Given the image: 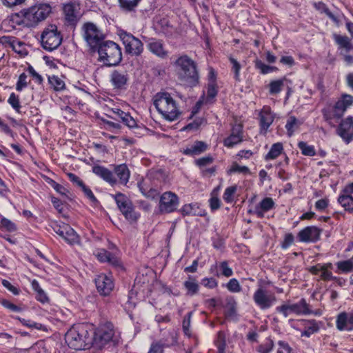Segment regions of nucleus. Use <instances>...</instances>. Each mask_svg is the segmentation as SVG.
<instances>
[{"label":"nucleus","mask_w":353,"mask_h":353,"mask_svg":"<svg viewBox=\"0 0 353 353\" xmlns=\"http://www.w3.org/2000/svg\"><path fill=\"white\" fill-rule=\"evenodd\" d=\"M115 334L113 324L106 322L101 325L95 331L91 344L99 349H102L110 343L116 344L119 339Z\"/></svg>","instance_id":"423d86ee"},{"label":"nucleus","mask_w":353,"mask_h":353,"mask_svg":"<svg viewBox=\"0 0 353 353\" xmlns=\"http://www.w3.org/2000/svg\"><path fill=\"white\" fill-rule=\"evenodd\" d=\"M336 326L339 331L353 330V311L339 313L336 316Z\"/></svg>","instance_id":"6ab92c4d"},{"label":"nucleus","mask_w":353,"mask_h":353,"mask_svg":"<svg viewBox=\"0 0 353 353\" xmlns=\"http://www.w3.org/2000/svg\"><path fill=\"white\" fill-rule=\"evenodd\" d=\"M192 315V312H190L187 314V315L184 317L183 320V330L184 334L188 337H191L192 333L190 330V323H191V317Z\"/></svg>","instance_id":"09e8293b"},{"label":"nucleus","mask_w":353,"mask_h":353,"mask_svg":"<svg viewBox=\"0 0 353 353\" xmlns=\"http://www.w3.org/2000/svg\"><path fill=\"white\" fill-rule=\"evenodd\" d=\"M94 255L100 262H108L113 265H116L117 263V258H115L112 253L105 249H99L97 250Z\"/></svg>","instance_id":"7c9ffc66"},{"label":"nucleus","mask_w":353,"mask_h":353,"mask_svg":"<svg viewBox=\"0 0 353 353\" xmlns=\"http://www.w3.org/2000/svg\"><path fill=\"white\" fill-rule=\"evenodd\" d=\"M120 38L125 46V53L132 56H139L143 51V44L140 39L130 33L123 32Z\"/></svg>","instance_id":"f8f14e48"},{"label":"nucleus","mask_w":353,"mask_h":353,"mask_svg":"<svg viewBox=\"0 0 353 353\" xmlns=\"http://www.w3.org/2000/svg\"><path fill=\"white\" fill-rule=\"evenodd\" d=\"M213 161V159L210 157H205L196 160V164L199 167H204L210 165Z\"/></svg>","instance_id":"338daca9"},{"label":"nucleus","mask_w":353,"mask_h":353,"mask_svg":"<svg viewBox=\"0 0 353 353\" xmlns=\"http://www.w3.org/2000/svg\"><path fill=\"white\" fill-rule=\"evenodd\" d=\"M122 122L130 128H133L137 126V122L128 113H121V119Z\"/></svg>","instance_id":"5fc2aeb1"},{"label":"nucleus","mask_w":353,"mask_h":353,"mask_svg":"<svg viewBox=\"0 0 353 353\" xmlns=\"http://www.w3.org/2000/svg\"><path fill=\"white\" fill-rule=\"evenodd\" d=\"M299 121L294 117H290L287 121L285 128L289 137H291L294 130L299 127Z\"/></svg>","instance_id":"a18cd8bd"},{"label":"nucleus","mask_w":353,"mask_h":353,"mask_svg":"<svg viewBox=\"0 0 353 353\" xmlns=\"http://www.w3.org/2000/svg\"><path fill=\"white\" fill-rule=\"evenodd\" d=\"M283 86V79L272 81L269 84V92L272 95L277 94L282 90Z\"/></svg>","instance_id":"a19ab883"},{"label":"nucleus","mask_w":353,"mask_h":353,"mask_svg":"<svg viewBox=\"0 0 353 353\" xmlns=\"http://www.w3.org/2000/svg\"><path fill=\"white\" fill-rule=\"evenodd\" d=\"M179 204L178 196L175 193L168 191L161 196L159 208L162 213H171L176 210Z\"/></svg>","instance_id":"4468645a"},{"label":"nucleus","mask_w":353,"mask_h":353,"mask_svg":"<svg viewBox=\"0 0 353 353\" xmlns=\"http://www.w3.org/2000/svg\"><path fill=\"white\" fill-rule=\"evenodd\" d=\"M65 340L70 347L76 350L87 349L92 343V338L83 324L74 325L66 332Z\"/></svg>","instance_id":"7ed1b4c3"},{"label":"nucleus","mask_w":353,"mask_h":353,"mask_svg":"<svg viewBox=\"0 0 353 353\" xmlns=\"http://www.w3.org/2000/svg\"><path fill=\"white\" fill-rule=\"evenodd\" d=\"M117 205L130 223H135L140 216L139 213L137 212L132 201L123 194L118 193L114 196Z\"/></svg>","instance_id":"9b49d317"},{"label":"nucleus","mask_w":353,"mask_h":353,"mask_svg":"<svg viewBox=\"0 0 353 353\" xmlns=\"http://www.w3.org/2000/svg\"><path fill=\"white\" fill-rule=\"evenodd\" d=\"M338 273H348L353 271V257L336 263Z\"/></svg>","instance_id":"58836bf2"},{"label":"nucleus","mask_w":353,"mask_h":353,"mask_svg":"<svg viewBox=\"0 0 353 353\" xmlns=\"http://www.w3.org/2000/svg\"><path fill=\"white\" fill-rule=\"evenodd\" d=\"M294 238L292 234L288 233L285 235L283 241L281 243V248L283 249H287L294 242Z\"/></svg>","instance_id":"e2e57ef3"},{"label":"nucleus","mask_w":353,"mask_h":353,"mask_svg":"<svg viewBox=\"0 0 353 353\" xmlns=\"http://www.w3.org/2000/svg\"><path fill=\"white\" fill-rule=\"evenodd\" d=\"M255 67L256 68L260 70L261 72L263 74L270 73L276 69V67L268 65L260 60L256 61Z\"/></svg>","instance_id":"603ef678"},{"label":"nucleus","mask_w":353,"mask_h":353,"mask_svg":"<svg viewBox=\"0 0 353 353\" xmlns=\"http://www.w3.org/2000/svg\"><path fill=\"white\" fill-rule=\"evenodd\" d=\"M283 151V146L282 143L277 142L274 143L268 153L265 155V159L266 161L274 160L276 159Z\"/></svg>","instance_id":"e433bc0d"},{"label":"nucleus","mask_w":353,"mask_h":353,"mask_svg":"<svg viewBox=\"0 0 353 353\" xmlns=\"http://www.w3.org/2000/svg\"><path fill=\"white\" fill-rule=\"evenodd\" d=\"M226 287L232 292H239L241 290V287L236 279H230L227 283Z\"/></svg>","instance_id":"13d9d810"},{"label":"nucleus","mask_w":353,"mask_h":353,"mask_svg":"<svg viewBox=\"0 0 353 353\" xmlns=\"http://www.w3.org/2000/svg\"><path fill=\"white\" fill-rule=\"evenodd\" d=\"M50 84L53 87L54 90L60 91L64 89L65 83L63 80L57 76L50 77L49 79Z\"/></svg>","instance_id":"49530a36"},{"label":"nucleus","mask_w":353,"mask_h":353,"mask_svg":"<svg viewBox=\"0 0 353 353\" xmlns=\"http://www.w3.org/2000/svg\"><path fill=\"white\" fill-rule=\"evenodd\" d=\"M353 104V97L350 94H343L336 102L332 110H323V117L326 121L334 119H339L343 117L346 110Z\"/></svg>","instance_id":"0eeeda50"},{"label":"nucleus","mask_w":353,"mask_h":353,"mask_svg":"<svg viewBox=\"0 0 353 353\" xmlns=\"http://www.w3.org/2000/svg\"><path fill=\"white\" fill-rule=\"evenodd\" d=\"M185 288L187 290V294L189 296H194L199 292V284L196 280L192 276H189L188 279L183 283Z\"/></svg>","instance_id":"4c0bfd02"},{"label":"nucleus","mask_w":353,"mask_h":353,"mask_svg":"<svg viewBox=\"0 0 353 353\" xmlns=\"http://www.w3.org/2000/svg\"><path fill=\"white\" fill-rule=\"evenodd\" d=\"M243 141V126L241 124L235 125L232 128L230 135L224 139V145L232 148Z\"/></svg>","instance_id":"4be33fe9"},{"label":"nucleus","mask_w":353,"mask_h":353,"mask_svg":"<svg viewBox=\"0 0 353 353\" xmlns=\"http://www.w3.org/2000/svg\"><path fill=\"white\" fill-rule=\"evenodd\" d=\"M201 284L205 287L212 289L217 286V281L214 278H205L202 279Z\"/></svg>","instance_id":"69168bd1"},{"label":"nucleus","mask_w":353,"mask_h":353,"mask_svg":"<svg viewBox=\"0 0 353 353\" xmlns=\"http://www.w3.org/2000/svg\"><path fill=\"white\" fill-rule=\"evenodd\" d=\"M8 103L17 112H20L21 105L19 97L15 93L12 92L8 99Z\"/></svg>","instance_id":"3c124183"},{"label":"nucleus","mask_w":353,"mask_h":353,"mask_svg":"<svg viewBox=\"0 0 353 353\" xmlns=\"http://www.w3.org/2000/svg\"><path fill=\"white\" fill-rule=\"evenodd\" d=\"M82 30L83 38L92 51H95V49L105 41L104 34L93 23H84Z\"/></svg>","instance_id":"1a4fd4ad"},{"label":"nucleus","mask_w":353,"mask_h":353,"mask_svg":"<svg viewBox=\"0 0 353 353\" xmlns=\"http://www.w3.org/2000/svg\"><path fill=\"white\" fill-rule=\"evenodd\" d=\"M230 62L232 65L231 70L234 72V77L236 81H240V70L241 65L239 62L232 57H229Z\"/></svg>","instance_id":"c03bdc74"},{"label":"nucleus","mask_w":353,"mask_h":353,"mask_svg":"<svg viewBox=\"0 0 353 353\" xmlns=\"http://www.w3.org/2000/svg\"><path fill=\"white\" fill-rule=\"evenodd\" d=\"M274 345L273 341L270 339H268L265 343L257 347L256 350L259 353H270L273 350Z\"/></svg>","instance_id":"8fccbe9b"},{"label":"nucleus","mask_w":353,"mask_h":353,"mask_svg":"<svg viewBox=\"0 0 353 353\" xmlns=\"http://www.w3.org/2000/svg\"><path fill=\"white\" fill-rule=\"evenodd\" d=\"M95 284L98 292L102 296L109 295L114 287L112 278L103 274L97 276Z\"/></svg>","instance_id":"a211bd4d"},{"label":"nucleus","mask_w":353,"mask_h":353,"mask_svg":"<svg viewBox=\"0 0 353 353\" xmlns=\"http://www.w3.org/2000/svg\"><path fill=\"white\" fill-rule=\"evenodd\" d=\"M304 330L301 332V336L310 337L312 334L319 332L320 326L315 320H303Z\"/></svg>","instance_id":"c85d7f7f"},{"label":"nucleus","mask_w":353,"mask_h":353,"mask_svg":"<svg viewBox=\"0 0 353 353\" xmlns=\"http://www.w3.org/2000/svg\"><path fill=\"white\" fill-rule=\"evenodd\" d=\"M276 312L281 313L284 317H288L292 314L296 315H307L312 313V310L309 308V305L307 303L305 299H301L299 302L292 303L287 301L281 305L276 307Z\"/></svg>","instance_id":"9d476101"},{"label":"nucleus","mask_w":353,"mask_h":353,"mask_svg":"<svg viewBox=\"0 0 353 353\" xmlns=\"http://www.w3.org/2000/svg\"><path fill=\"white\" fill-rule=\"evenodd\" d=\"M181 212L183 216H203L199 205L196 203L184 205L181 209Z\"/></svg>","instance_id":"2f4dec72"},{"label":"nucleus","mask_w":353,"mask_h":353,"mask_svg":"<svg viewBox=\"0 0 353 353\" xmlns=\"http://www.w3.org/2000/svg\"><path fill=\"white\" fill-rule=\"evenodd\" d=\"M253 300L260 309L266 310L275 303L276 296L273 293L269 292L263 286L259 285L253 294Z\"/></svg>","instance_id":"ddd939ff"},{"label":"nucleus","mask_w":353,"mask_h":353,"mask_svg":"<svg viewBox=\"0 0 353 353\" xmlns=\"http://www.w3.org/2000/svg\"><path fill=\"white\" fill-rule=\"evenodd\" d=\"M236 185H232L227 188L223 195V199L227 203H232L234 201V194L236 192Z\"/></svg>","instance_id":"de8ad7c7"},{"label":"nucleus","mask_w":353,"mask_h":353,"mask_svg":"<svg viewBox=\"0 0 353 353\" xmlns=\"http://www.w3.org/2000/svg\"><path fill=\"white\" fill-rule=\"evenodd\" d=\"M179 68L180 78L190 86H195L199 83V75L196 63L188 56L182 55L175 61Z\"/></svg>","instance_id":"39448f33"},{"label":"nucleus","mask_w":353,"mask_h":353,"mask_svg":"<svg viewBox=\"0 0 353 353\" xmlns=\"http://www.w3.org/2000/svg\"><path fill=\"white\" fill-rule=\"evenodd\" d=\"M120 7L126 11H133L138 6L141 0H118Z\"/></svg>","instance_id":"79ce46f5"},{"label":"nucleus","mask_w":353,"mask_h":353,"mask_svg":"<svg viewBox=\"0 0 353 353\" xmlns=\"http://www.w3.org/2000/svg\"><path fill=\"white\" fill-rule=\"evenodd\" d=\"M28 76L26 73H21L18 79V81L16 84V90L19 92H21L24 88L28 85L27 83Z\"/></svg>","instance_id":"bf43d9fd"},{"label":"nucleus","mask_w":353,"mask_h":353,"mask_svg":"<svg viewBox=\"0 0 353 353\" xmlns=\"http://www.w3.org/2000/svg\"><path fill=\"white\" fill-rule=\"evenodd\" d=\"M275 203L273 199L270 197H265L255 207L254 213L256 214L257 217L263 218L264 214L273 209Z\"/></svg>","instance_id":"393cba45"},{"label":"nucleus","mask_w":353,"mask_h":353,"mask_svg":"<svg viewBox=\"0 0 353 353\" xmlns=\"http://www.w3.org/2000/svg\"><path fill=\"white\" fill-rule=\"evenodd\" d=\"M352 193H346L345 187L342 190L338 198V203L348 212L353 214V197Z\"/></svg>","instance_id":"bb28decb"},{"label":"nucleus","mask_w":353,"mask_h":353,"mask_svg":"<svg viewBox=\"0 0 353 353\" xmlns=\"http://www.w3.org/2000/svg\"><path fill=\"white\" fill-rule=\"evenodd\" d=\"M218 90L216 84L208 83L207 88V94L205 97H202V101L198 102H203L205 103H212L217 94Z\"/></svg>","instance_id":"c9c22d12"},{"label":"nucleus","mask_w":353,"mask_h":353,"mask_svg":"<svg viewBox=\"0 0 353 353\" xmlns=\"http://www.w3.org/2000/svg\"><path fill=\"white\" fill-rule=\"evenodd\" d=\"M0 226L9 232H14L17 230L15 224L5 217H1Z\"/></svg>","instance_id":"6e6d98bb"},{"label":"nucleus","mask_w":353,"mask_h":353,"mask_svg":"<svg viewBox=\"0 0 353 353\" xmlns=\"http://www.w3.org/2000/svg\"><path fill=\"white\" fill-rule=\"evenodd\" d=\"M220 269L221 270V274L225 277H230L232 276L233 271L232 268L228 266V263L226 261H222L219 264Z\"/></svg>","instance_id":"052dcab7"},{"label":"nucleus","mask_w":353,"mask_h":353,"mask_svg":"<svg viewBox=\"0 0 353 353\" xmlns=\"http://www.w3.org/2000/svg\"><path fill=\"white\" fill-rule=\"evenodd\" d=\"M85 195L93 203L97 202V198L94 196L92 191L87 187L84 183L80 187Z\"/></svg>","instance_id":"0e129e2a"},{"label":"nucleus","mask_w":353,"mask_h":353,"mask_svg":"<svg viewBox=\"0 0 353 353\" xmlns=\"http://www.w3.org/2000/svg\"><path fill=\"white\" fill-rule=\"evenodd\" d=\"M61 41L62 37L57 26L49 25L43 30L41 36V43L45 50L52 51L61 45Z\"/></svg>","instance_id":"6e6552de"},{"label":"nucleus","mask_w":353,"mask_h":353,"mask_svg":"<svg viewBox=\"0 0 353 353\" xmlns=\"http://www.w3.org/2000/svg\"><path fill=\"white\" fill-rule=\"evenodd\" d=\"M147 47L148 50L156 56L160 58H165L168 56V51L165 48L163 42L155 38L149 39Z\"/></svg>","instance_id":"5701e85b"},{"label":"nucleus","mask_w":353,"mask_h":353,"mask_svg":"<svg viewBox=\"0 0 353 353\" xmlns=\"http://www.w3.org/2000/svg\"><path fill=\"white\" fill-rule=\"evenodd\" d=\"M95 51L99 54V61L107 66L117 65L122 60L121 48L114 41H104Z\"/></svg>","instance_id":"20e7f679"},{"label":"nucleus","mask_w":353,"mask_h":353,"mask_svg":"<svg viewBox=\"0 0 353 353\" xmlns=\"http://www.w3.org/2000/svg\"><path fill=\"white\" fill-rule=\"evenodd\" d=\"M323 268H325V269L329 270V269L332 268V264L331 263H325V264L318 263L316 265L311 267L310 268V272L312 274L318 275L319 273V271L321 270H322Z\"/></svg>","instance_id":"4d7b16f0"},{"label":"nucleus","mask_w":353,"mask_h":353,"mask_svg":"<svg viewBox=\"0 0 353 353\" xmlns=\"http://www.w3.org/2000/svg\"><path fill=\"white\" fill-rule=\"evenodd\" d=\"M215 345L217 348L218 353H225V335L223 332H219L216 340L214 341Z\"/></svg>","instance_id":"ea45409f"},{"label":"nucleus","mask_w":353,"mask_h":353,"mask_svg":"<svg viewBox=\"0 0 353 353\" xmlns=\"http://www.w3.org/2000/svg\"><path fill=\"white\" fill-rule=\"evenodd\" d=\"M154 105L163 118L169 121L176 120L181 114L177 101L166 92L156 94Z\"/></svg>","instance_id":"f257e3e1"},{"label":"nucleus","mask_w":353,"mask_h":353,"mask_svg":"<svg viewBox=\"0 0 353 353\" xmlns=\"http://www.w3.org/2000/svg\"><path fill=\"white\" fill-rule=\"evenodd\" d=\"M318 275H319L320 279L323 281H330L334 279L332 273L325 268L321 270Z\"/></svg>","instance_id":"774afa93"},{"label":"nucleus","mask_w":353,"mask_h":353,"mask_svg":"<svg viewBox=\"0 0 353 353\" xmlns=\"http://www.w3.org/2000/svg\"><path fill=\"white\" fill-rule=\"evenodd\" d=\"M158 176H162L161 171L158 170L153 173H151L148 178L139 182V183H138L139 189L143 195H145L147 193V192L153 185L151 184V181H150L151 177H157Z\"/></svg>","instance_id":"72a5a7b5"},{"label":"nucleus","mask_w":353,"mask_h":353,"mask_svg":"<svg viewBox=\"0 0 353 353\" xmlns=\"http://www.w3.org/2000/svg\"><path fill=\"white\" fill-rule=\"evenodd\" d=\"M228 172L233 173V172H238V173H242L243 174H250V171L248 167L245 165H240L237 164L236 163H234L230 169L229 170Z\"/></svg>","instance_id":"864d4df0"},{"label":"nucleus","mask_w":353,"mask_h":353,"mask_svg":"<svg viewBox=\"0 0 353 353\" xmlns=\"http://www.w3.org/2000/svg\"><path fill=\"white\" fill-rule=\"evenodd\" d=\"M208 145L203 141H195L192 145L183 150V154L188 156H196L205 152Z\"/></svg>","instance_id":"cd10ccee"},{"label":"nucleus","mask_w":353,"mask_h":353,"mask_svg":"<svg viewBox=\"0 0 353 353\" xmlns=\"http://www.w3.org/2000/svg\"><path fill=\"white\" fill-rule=\"evenodd\" d=\"M79 4L74 2H70L63 5L64 18L68 25L75 26L77 24L79 20Z\"/></svg>","instance_id":"dca6fc26"},{"label":"nucleus","mask_w":353,"mask_h":353,"mask_svg":"<svg viewBox=\"0 0 353 353\" xmlns=\"http://www.w3.org/2000/svg\"><path fill=\"white\" fill-rule=\"evenodd\" d=\"M114 172L119 179L121 183L125 185L128 182L130 172L125 164H121L116 166Z\"/></svg>","instance_id":"473e14b6"},{"label":"nucleus","mask_w":353,"mask_h":353,"mask_svg":"<svg viewBox=\"0 0 353 353\" xmlns=\"http://www.w3.org/2000/svg\"><path fill=\"white\" fill-rule=\"evenodd\" d=\"M298 148L303 155L313 157L316 154L314 147L313 145H308L306 142H299Z\"/></svg>","instance_id":"37998d69"},{"label":"nucleus","mask_w":353,"mask_h":353,"mask_svg":"<svg viewBox=\"0 0 353 353\" xmlns=\"http://www.w3.org/2000/svg\"><path fill=\"white\" fill-rule=\"evenodd\" d=\"M337 134L346 143L353 139V117H347L341 121L336 130Z\"/></svg>","instance_id":"f3484780"},{"label":"nucleus","mask_w":353,"mask_h":353,"mask_svg":"<svg viewBox=\"0 0 353 353\" xmlns=\"http://www.w3.org/2000/svg\"><path fill=\"white\" fill-rule=\"evenodd\" d=\"M3 39L8 40L9 39V43L12 50L17 54H19L21 57H24L28 54V50L24 43L16 39H10L9 37H3Z\"/></svg>","instance_id":"c756f323"},{"label":"nucleus","mask_w":353,"mask_h":353,"mask_svg":"<svg viewBox=\"0 0 353 353\" xmlns=\"http://www.w3.org/2000/svg\"><path fill=\"white\" fill-rule=\"evenodd\" d=\"M165 346V345L161 342L153 343L148 353H163Z\"/></svg>","instance_id":"680f3d73"},{"label":"nucleus","mask_w":353,"mask_h":353,"mask_svg":"<svg viewBox=\"0 0 353 353\" xmlns=\"http://www.w3.org/2000/svg\"><path fill=\"white\" fill-rule=\"evenodd\" d=\"M92 172L96 175L112 185L116 183L117 182L112 172L103 166L99 165H94L92 167Z\"/></svg>","instance_id":"b1692460"},{"label":"nucleus","mask_w":353,"mask_h":353,"mask_svg":"<svg viewBox=\"0 0 353 353\" xmlns=\"http://www.w3.org/2000/svg\"><path fill=\"white\" fill-rule=\"evenodd\" d=\"M52 12V8L48 3H37L31 7L22 10L16 17L22 19L16 21L19 25L23 24L26 27H34L39 22L45 20Z\"/></svg>","instance_id":"f03ea898"},{"label":"nucleus","mask_w":353,"mask_h":353,"mask_svg":"<svg viewBox=\"0 0 353 353\" xmlns=\"http://www.w3.org/2000/svg\"><path fill=\"white\" fill-rule=\"evenodd\" d=\"M321 230L315 226H307L301 230L297 235L301 242H316L320 238Z\"/></svg>","instance_id":"412c9836"},{"label":"nucleus","mask_w":353,"mask_h":353,"mask_svg":"<svg viewBox=\"0 0 353 353\" xmlns=\"http://www.w3.org/2000/svg\"><path fill=\"white\" fill-rule=\"evenodd\" d=\"M130 75L127 70L117 69L112 71L110 75V81L114 89L124 90L127 89Z\"/></svg>","instance_id":"2eb2a0df"},{"label":"nucleus","mask_w":353,"mask_h":353,"mask_svg":"<svg viewBox=\"0 0 353 353\" xmlns=\"http://www.w3.org/2000/svg\"><path fill=\"white\" fill-rule=\"evenodd\" d=\"M260 133L265 134L274 121V114L268 106H264L259 112Z\"/></svg>","instance_id":"aec40b11"},{"label":"nucleus","mask_w":353,"mask_h":353,"mask_svg":"<svg viewBox=\"0 0 353 353\" xmlns=\"http://www.w3.org/2000/svg\"><path fill=\"white\" fill-rule=\"evenodd\" d=\"M333 38L336 43L339 46V48L342 50L341 52V54L342 53L348 54L353 49V46L348 37L334 34Z\"/></svg>","instance_id":"a878e982"},{"label":"nucleus","mask_w":353,"mask_h":353,"mask_svg":"<svg viewBox=\"0 0 353 353\" xmlns=\"http://www.w3.org/2000/svg\"><path fill=\"white\" fill-rule=\"evenodd\" d=\"M62 238L70 245L79 244L80 241L79 236L70 225L66 226L65 231Z\"/></svg>","instance_id":"f704fd0d"}]
</instances>
